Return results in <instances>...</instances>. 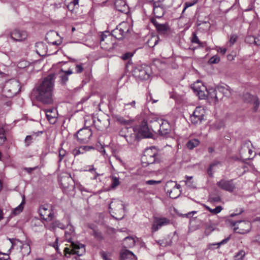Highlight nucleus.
Listing matches in <instances>:
<instances>
[{
  "mask_svg": "<svg viewBox=\"0 0 260 260\" xmlns=\"http://www.w3.org/2000/svg\"><path fill=\"white\" fill-rule=\"evenodd\" d=\"M55 75L50 74L43 79L37 88L38 101L44 104H51L53 103L52 92L54 89Z\"/></svg>",
  "mask_w": 260,
  "mask_h": 260,
  "instance_id": "f257e3e1",
  "label": "nucleus"
},
{
  "mask_svg": "<svg viewBox=\"0 0 260 260\" xmlns=\"http://www.w3.org/2000/svg\"><path fill=\"white\" fill-rule=\"evenodd\" d=\"M73 235L70 234L68 231L65 232V238L66 240L69 242L71 243L70 247H66L64 249L65 254H77L78 256H81L85 252V248L84 245L80 243L78 241L74 242L72 240V236Z\"/></svg>",
  "mask_w": 260,
  "mask_h": 260,
  "instance_id": "f03ea898",
  "label": "nucleus"
},
{
  "mask_svg": "<svg viewBox=\"0 0 260 260\" xmlns=\"http://www.w3.org/2000/svg\"><path fill=\"white\" fill-rule=\"evenodd\" d=\"M142 117V121L141 124L137 127L133 128L134 132L138 131V134H140L144 138H150L153 136V134L151 132L152 128L151 125L149 127L148 122H149L152 123L153 121L151 120L150 116L146 115L145 113L141 114Z\"/></svg>",
  "mask_w": 260,
  "mask_h": 260,
  "instance_id": "7ed1b4c3",
  "label": "nucleus"
},
{
  "mask_svg": "<svg viewBox=\"0 0 260 260\" xmlns=\"http://www.w3.org/2000/svg\"><path fill=\"white\" fill-rule=\"evenodd\" d=\"M110 212L112 216L117 220L122 219L125 215V208L123 203L114 200L109 204Z\"/></svg>",
  "mask_w": 260,
  "mask_h": 260,
  "instance_id": "20e7f679",
  "label": "nucleus"
},
{
  "mask_svg": "<svg viewBox=\"0 0 260 260\" xmlns=\"http://www.w3.org/2000/svg\"><path fill=\"white\" fill-rule=\"evenodd\" d=\"M158 152L155 148L146 149L141 158L143 167H147L149 165L158 161Z\"/></svg>",
  "mask_w": 260,
  "mask_h": 260,
  "instance_id": "39448f33",
  "label": "nucleus"
},
{
  "mask_svg": "<svg viewBox=\"0 0 260 260\" xmlns=\"http://www.w3.org/2000/svg\"><path fill=\"white\" fill-rule=\"evenodd\" d=\"M151 127L153 132H159V135L166 136L171 132V126L169 122L162 119H156L152 122Z\"/></svg>",
  "mask_w": 260,
  "mask_h": 260,
  "instance_id": "423d86ee",
  "label": "nucleus"
},
{
  "mask_svg": "<svg viewBox=\"0 0 260 260\" xmlns=\"http://www.w3.org/2000/svg\"><path fill=\"white\" fill-rule=\"evenodd\" d=\"M130 29L129 24L126 22H122L112 31L111 34L114 38L122 40L128 36L130 32Z\"/></svg>",
  "mask_w": 260,
  "mask_h": 260,
  "instance_id": "0eeeda50",
  "label": "nucleus"
},
{
  "mask_svg": "<svg viewBox=\"0 0 260 260\" xmlns=\"http://www.w3.org/2000/svg\"><path fill=\"white\" fill-rule=\"evenodd\" d=\"M100 45L105 50L110 51L114 48L115 42L113 37L109 31L102 33L100 36Z\"/></svg>",
  "mask_w": 260,
  "mask_h": 260,
  "instance_id": "6e6552de",
  "label": "nucleus"
},
{
  "mask_svg": "<svg viewBox=\"0 0 260 260\" xmlns=\"http://www.w3.org/2000/svg\"><path fill=\"white\" fill-rule=\"evenodd\" d=\"M86 125V120H85V126L79 129L74 135V137L77 138L78 141L80 143L88 142L92 135V132L90 126Z\"/></svg>",
  "mask_w": 260,
  "mask_h": 260,
  "instance_id": "1a4fd4ad",
  "label": "nucleus"
},
{
  "mask_svg": "<svg viewBox=\"0 0 260 260\" xmlns=\"http://www.w3.org/2000/svg\"><path fill=\"white\" fill-rule=\"evenodd\" d=\"M20 91L19 84L16 81L8 82L3 89L5 96L10 98L17 94Z\"/></svg>",
  "mask_w": 260,
  "mask_h": 260,
  "instance_id": "9d476101",
  "label": "nucleus"
},
{
  "mask_svg": "<svg viewBox=\"0 0 260 260\" xmlns=\"http://www.w3.org/2000/svg\"><path fill=\"white\" fill-rule=\"evenodd\" d=\"M181 185L172 181H168L165 186V190L167 193L172 199H176L180 194V191L179 189Z\"/></svg>",
  "mask_w": 260,
  "mask_h": 260,
  "instance_id": "9b49d317",
  "label": "nucleus"
},
{
  "mask_svg": "<svg viewBox=\"0 0 260 260\" xmlns=\"http://www.w3.org/2000/svg\"><path fill=\"white\" fill-rule=\"evenodd\" d=\"M39 213L41 218L46 221L51 220L54 215L52 206L49 204L41 205L39 208Z\"/></svg>",
  "mask_w": 260,
  "mask_h": 260,
  "instance_id": "f8f14e48",
  "label": "nucleus"
},
{
  "mask_svg": "<svg viewBox=\"0 0 260 260\" xmlns=\"http://www.w3.org/2000/svg\"><path fill=\"white\" fill-rule=\"evenodd\" d=\"M191 88L200 99H205L207 97V88L200 81H198L193 84L191 85Z\"/></svg>",
  "mask_w": 260,
  "mask_h": 260,
  "instance_id": "ddd939ff",
  "label": "nucleus"
},
{
  "mask_svg": "<svg viewBox=\"0 0 260 260\" xmlns=\"http://www.w3.org/2000/svg\"><path fill=\"white\" fill-rule=\"evenodd\" d=\"M150 67L147 65H144L137 67L134 71V75L141 80H147L150 77Z\"/></svg>",
  "mask_w": 260,
  "mask_h": 260,
  "instance_id": "4468645a",
  "label": "nucleus"
},
{
  "mask_svg": "<svg viewBox=\"0 0 260 260\" xmlns=\"http://www.w3.org/2000/svg\"><path fill=\"white\" fill-rule=\"evenodd\" d=\"M217 185L221 189L232 192L236 188V186L233 179L226 180L222 179L217 182Z\"/></svg>",
  "mask_w": 260,
  "mask_h": 260,
  "instance_id": "2eb2a0df",
  "label": "nucleus"
},
{
  "mask_svg": "<svg viewBox=\"0 0 260 260\" xmlns=\"http://www.w3.org/2000/svg\"><path fill=\"white\" fill-rule=\"evenodd\" d=\"M204 110L201 107L196 108L192 115H190V120L193 124L200 123L204 118Z\"/></svg>",
  "mask_w": 260,
  "mask_h": 260,
  "instance_id": "dca6fc26",
  "label": "nucleus"
},
{
  "mask_svg": "<svg viewBox=\"0 0 260 260\" xmlns=\"http://www.w3.org/2000/svg\"><path fill=\"white\" fill-rule=\"evenodd\" d=\"M151 22L155 26L157 31L160 35H165L170 30V27L167 23H161L154 18L150 20Z\"/></svg>",
  "mask_w": 260,
  "mask_h": 260,
  "instance_id": "f3484780",
  "label": "nucleus"
},
{
  "mask_svg": "<svg viewBox=\"0 0 260 260\" xmlns=\"http://www.w3.org/2000/svg\"><path fill=\"white\" fill-rule=\"evenodd\" d=\"M10 37L14 41L21 42L25 40L27 37V32L24 30L15 29L10 34Z\"/></svg>",
  "mask_w": 260,
  "mask_h": 260,
  "instance_id": "a211bd4d",
  "label": "nucleus"
},
{
  "mask_svg": "<svg viewBox=\"0 0 260 260\" xmlns=\"http://www.w3.org/2000/svg\"><path fill=\"white\" fill-rule=\"evenodd\" d=\"M46 117L49 122L54 124L56 121V110L53 108L45 109L44 110Z\"/></svg>",
  "mask_w": 260,
  "mask_h": 260,
  "instance_id": "6ab92c4d",
  "label": "nucleus"
},
{
  "mask_svg": "<svg viewBox=\"0 0 260 260\" xmlns=\"http://www.w3.org/2000/svg\"><path fill=\"white\" fill-rule=\"evenodd\" d=\"M115 7L119 12L126 13L128 12V6L124 0H116Z\"/></svg>",
  "mask_w": 260,
  "mask_h": 260,
  "instance_id": "aec40b11",
  "label": "nucleus"
},
{
  "mask_svg": "<svg viewBox=\"0 0 260 260\" xmlns=\"http://www.w3.org/2000/svg\"><path fill=\"white\" fill-rule=\"evenodd\" d=\"M137 258L132 251L123 249L120 252V260H137Z\"/></svg>",
  "mask_w": 260,
  "mask_h": 260,
  "instance_id": "412c9836",
  "label": "nucleus"
},
{
  "mask_svg": "<svg viewBox=\"0 0 260 260\" xmlns=\"http://www.w3.org/2000/svg\"><path fill=\"white\" fill-rule=\"evenodd\" d=\"M166 9L156 2L153 3V13L156 17L161 18L165 14Z\"/></svg>",
  "mask_w": 260,
  "mask_h": 260,
  "instance_id": "4be33fe9",
  "label": "nucleus"
},
{
  "mask_svg": "<svg viewBox=\"0 0 260 260\" xmlns=\"http://www.w3.org/2000/svg\"><path fill=\"white\" fill-rule=\"evenodd\" d=\"M92 149H93V147L91 146H82L74 149L72 151V154L74 156H76L79 154H83L86 151H90Z\"/></svg>",
  "mask_w": 260,
  "mask_h": 260,
  "instance_id": "5701e85b",
  "label": "nucleus"
},
{
  "mask_svg": "<svg viewBox=\"0 0 260 260\" xmlns=\"http://www.w3.org/2000/svg\"><path fill=\"white\" fill-rule=\"evenodd\" d=\"M36 51L41 56H44L46 55L47 52V46L43 42H38L36 44Z\"/></svg>",
  "mask_w": 260,
  "mask_h": 260,
  "instance_id": "b1692460",
  "label": "nucleus"
},
{
  "mask_svg": "<svg viewBox=\"0 0 260 260\" xmlns=\"http://www.w3.org/2000/svg\"><path fill=\"white\" fill-rule=\"evenodd\" d=\"M243 227L246 228L245 229L243 228H239V227H235L234 231L235 233L240 234H247L250 231L251 224L248 222H244Z\"/></svg>",
  "mask_w": 260,
  "mask_h": 260,
  "instance_id": "393cba45",
  "label": "nucleus"
},
{
  "mask_svg": "<svg viewBox=\"0 0 260 260\" xmlns=\"http://www.w3.org/2000/svg\"><path fill=\"white\" fill-rule=\"evenodd\" d=\"M103 122H102L101 119L99 118L98 119L97 121H93V123H94L95 126L99 131H103L104 129L106 128L107 126L109 125V122L108 121V119H103Z\"/></svg>",
  "mask_w": 260,
  "mask_h": 260,
  "instance_id": "a878e982",
  "label": "nucleus"
},
{
  "mask_svg": "<svg viewBox=\"0 0 260 260\" xmlns=\"http://www.w3.org/2000/svg\"><path fill=\"white\" fill-rule=\"evenodd\" d=\"M156 243L162 247L171 246L172 243V238L170 235H168L162 240H156Z\"/></svg>",
  "mask_w": 260,
  "mask_h": 260,
  "instance_id": "bb28decb",
  "label": "nucleus"
},
{
  "mask_svg": "<svg viewBox=\"0 0 260 260\" xmlns=\"http://www.w3.org/2000/svg\"><path fill=\"white\" fill-rule=\"evenodd\" d=\"M218 92L217 87L216 88H211L207 89V94L210 98L214 99L217 102L219 100V97L217 96Z\"/></svg>",
  "mask_w": 260,
  "mask_h": 260,
  "instance_id": "cd10ccee",
  "label": "nucleus"
},
{
  "mask_svg": "<svg viewBox=\"0 0 260 260\" xmlns=\"http://www.w3.org/2000/svg\"><path fill=\"white\" fill-rule=\"evenodd\" d=\"M12 105V102L10 100V98L7 97L1 96L0 98V106L3 108L7 107L9 108Z\"/></svg>",
  "mask_w": 260,
  "mask_h": 260,
  "instance_id": "c85d7f7f",
  "label": "nucleus"
},
{
  "mask_svg": "<svg viewBox=\"0 0 260 260\" xmlns=\"http://www.w3.org/2000/svg\"><path fill=\"white\" fill-rule=\"evenodd\" d=\"M200 144V141L197 139H192L189 140L186 144L187 148L190 150L193 149Z\"/></svg>",
  "mask_w": 260,
  "mask_h": 260,
  "instance_id": "c756f323",
  "label": "nucleus"
},
{
  "mask_svg": "<svg viewBox=\"0 0 260 260\" xmlns=\"http://www.w3.org/2000/svg\"><path fill=\"white\" fill-rule=\"evenodd\" d=\"M191 42L192 43H195L199 45V47H204L206 46V43L201 42L199 39L198 36H197L196 32H193L192 34Z\"/></svg>",
  "mask_w": 260,
  "mask_h": 260,
  "instance_id": "7c9ffc66",
  "label": "nucleus"
},
{
  "mask_svg": "<svg viewBox=\"0 0 260 260\" xmlns=\"http://www.w3.org/2000/svg\"><path fill=\"white\" fill-rule=\"evenodd\" d=\"M166 9L170 8L173 3V0H158L156 2Z\"/></svg>",
  "mask_w": 260,
  "mask_h": 260,
  "instance_id": "2f4dec72",
  "label": "nucleus"
},
{
  "mask_svg": "<svg viewBox=\"0 0 260 260\" xmlns=\"http://www.w3.org/2000/svg\"><path fill=\"white\" fill-rule=\"evenodd\" d=\"M25 196L23 194L22 196V201L21 203L18 206H17L16 208L14 209V210L13 211V213L15 215H16L19 214L21 212H22L23 209L24 205L25 204Z\"/></svg>",
  "mask_w": 260,
  "mask_h": 260,
  "instance_id": "473e14b6",
  "label": "nucleus"
},
{
  "mask_svg": "<svg viewBox=\"0 0 260 260\" xmlns=\"http://www.w3.org/2000/svg\"><path fill=\"white\" fill-rule=\"evenodd\" d=\"M79 7V0H72L67 5V9L73 12L74 10L77 9Z\"/></svg>",
  "mask_w": 260,
  "mask_h": 260,
  "instance_id": "72a5a7b5",
  "label": "nucleus"
},
{
  "mask_svg": "<svg viewBox=\"0 0 260 260\" xmlns=\"http://www.w3.org/2000/svg\"><path fill=\"white\" fill-rule=\"evenodd\" d=\"M158 37L157 36H152L147 41L148 45L150 47H154L158 43Z\"/></svg>",
  "mask_w": 260,
  "mask_h": 260,
  "instance_id": "f704fd0d",
  "label": "nucleus"
},
{
  "mask_svg": "<svg viewBox=\"0 0 260 260\" xmlns=\"http://www.w3.org/2000/svg\"><path fill=\"white\" fill-rule=\"evenodd\" d=\"M204 206L210 212L214 215L217 214L218 213H220L222 210V207L221 206H217L215 209H211L209 206L206 205H204Z\"/></svg>",
  "mask_w": 260,
  "mask_h": 260,
  "instance_id": "c9c22d12",
  "label": "nucleus"
},
{
  "mask_svg": "<svg viewBox=\"0 0 260 260\" xmlns=\"http://www.w3.org/2000/svg\"><path fill=\"white\" fill-rule=\"evenodd\" d=\"M155 220L159 224V226L161 228L162 226L167 225L170 223L169 219L166 218H156Z\"/></svg>",
  "mask_w": 260,
  "mask_h": 260,
  "instance_id": "e433bc0d",
  "label": "nucleus"
},
{
  "mask_svg": "<svg viewBox=\"0 0 260 260\" xmlns=\"http://www.w3.org/2000/svg\"><path fill=\"white\" fill-rule=\"evenodd\" d=\"M229 88V86L227 87L218 86L217 90L218 92H222L225 96H230L231 94V91Z\"/></svg>",
  "mask_w": 260,
  "mask_h": 260,
  "instance_id": "4c0bfd02",
  "label": "nucleus"
},
{
  "mask_svg": "<svg viewBox=\"0 0 260 260\" xmlns=\"http://www.w3.org/2000/svg\"><path fill=\"white\" fill-rule=\"evenodd\" d=\"M198 2V0H194L191 2H185L184 4V8L181 13V16L183 17L185 15V12L187 8L191 7L195 5Z\"/></svg>",
  "mask_w": 260,
  "mask_h": 260,
  "instance_id": "58836bf2",
  "label": "nucleus"
},
{
  "mask_svg": "<svg viewBox=\"0 0 260 260\" xmlns=\"http://www.w3.org/2000/svg\"><path fill=\"white\" fill-rule=\"evenodd\" d=\"M31 251L30 246L27 244H23L21 247V252L24 255H28Z\"/></svg>",
  "mask_w": 260,
  "mask_h": 260,
  "instance_id": "ea45409f",
  "label": "nucleus"
},
{
  "mask_svg": "<svg viewBox=\"0 0 260 260\" xmlns=\"http://www.w3.org/2000/svg\"><path fill=\"white\" fill-rule=\"evenodd\" d=\"M6 140L5 130L3 126H0V145H3Z\"/></svg>",
  "mask_w": 260,
  "mask_h": 260,
  "instance_id": "a19ab883",
  "label": "nucleus"
},
{
  "mask_svg": "<svg viewBox=\"0 0 260 260\" xmlns=\"http://www.w3.org/2000/svg\"><path fill=\"white\" fill-rule=\"evenodd\" d=\"M136 102L135 101H133L131 102L124 104V110H130L131 108L136 109Z\"/></svg>",
  "mask_w": 260,
  "mask_h": 260,
  "instance_id": "79ce46f5",
  "label": "nucleus"
},
{
  "mask_svg": "<svg viewBox=\"0 0 260 260\" xmlns=\"http://www.w3.org/2000/svg\"><path fill=\"white\" fill-rule=\"evenodd\" d=\"M66 154H67L66 150H64L62 148V147L59 149V151H58V157H59L58 163L59 164L61 162L63 157L66 156Z\"/></svg>",
  "mask_w": 260,
  "mask_h": 260,
  "instance_id": "37998d69",
  "label": "nucleus"
},
{
  "mask_svg": "<svg viewBox=\"0 0 260 260\" xmlns=\"http://www.w3.org/2000/svg\"><path fill=\"white\" fill-rule=\"evenodd\" d=\"M253 110L255 112L257 110V109L259 106V105H260V101L257 96L253 97Z\"/></svg>",
  "mask_w": 260,
  "mask_h": 260,
  "instance_id": "c03bdc74",
  "label": "nucleus"
},
{
  "mask_svg": "<svg viewBox=\"0 0 260 260\" xmlns=\"http://www.w3.org/2000/svg\"><path fill=\"white\" fill-rule=\"evenodd\" d=\"M245 255V252L243 250H241L235 255V260H242Z\"/></svg>",
  "mask_w": 260,
  "mask_h": 260,
  "instance_id": "a18cd8bd",
  "label": "nucleus"
},
{
  "mask_svg": "<svg viewBox=\"0 0 260 260\" xmlns=\"http://www.w3.org/2000/svg\"><path fill=\"white\" fill-rule=\"evenodd\" d=\"M136 192L140 196H146L149 193V191L144 188H137L136 189Z\"/></svg>",
  "mask_w": 260,
  "mask_h": 260,
  "instance_id": "49530a36",
  "label": "nucleus"
},
{
  "mask_svg": "<svg viewBox=\"0 0 260 260\" xmlns=\"http://www.w3.org/2000/svg\"><path fill=\"white\" fill-rule=\"evenodd\" d=\"M59 78L60 83L62 85H66L69 80V78L67 75L63 73L60 75Z\"/></svg>",
  "mask_w": 260,
  "mask_h": 260,
  "instance_id": "de8ad7c7",
  "label": "nucleus"
},
{
  "mask_svg": "<svg viewBox=\"0 0 260 260\" xmlns=\"http://www.w3.org/2000/svg\"><path fill=\"white\" fill-rule=\"evenodd\" d=\"M160 227L159 225V224L156 221V220L155 219V221L154 223L152 224L151 230V233H154L155 232H156L157 230H158Z\"/></svg>",
  "mask_w": 260,
  "mask_h": 260,
  "instance_id": "09e8293b",
  "label": "nucleus"
},
{
  "mask_svg": "<svg viewBox=\"0 0 260 260\" xmlns=\"http://www.w3.org/2000/svg\"><path fill=\"white\" fill-rule=\"evenodd\" d=\"M100 253L101 256H102V257L103 258V259L104 260H112L111 258L110 255H109V254L107 253L106 252L104 251H101Z\"/></svg>",
  "mask_w": 260,
  "mask_h": 260,
  "instance_id": "8fccbe9b",
  "label": "nucleus"
},
{
  "mask_svg": "<svg viewBox=\"0 0 260 260\" xmlns=\"http://www.w3.org/2000/svg\"><path fill=\"white\" fill-rule=\"evenodd\" d=\"M52 224L53 228L57 227L61 229H63L65 228V226L63 224L60 223L58 220H55L53 221Z\"/></svg>",
  "mask_w": 260,
  "mask_h": 260,
  "instance_id": "3c124183",
  "label": "nucleus"
},
{
  "mask_svg": "<svg viewBox=\"0 0 260 260\" xmlns=\"http://www.w3.org/2000/svg\"><path fill=\"white\" fill-rule=\"evenodd\" d=\"M220 61L219 57L217 55H214L211 57L209 60V62L211 64L217 63Z\"/></svg>",
  "mask_w": 260,
  "mask_h": 260,
  "instance_id": "603ef678",
  "label": "nucleus"
},
{
  "mask_svg": "<svg viewBox=\"0 0 260 260\" xmlns=\"http://www.w3.org/2000/svg\"><path fill=\"white\" fill-rule=\"evenodd\" d=\"M209 200L210 202L215 203V202H220L221 199H220V198L219 196H210L209 198Z\"/></svg>",
  "mask_w": 260,
  "mask_h": 260,
  "instance_id": "864d4df0",
  "label": "nucleus"
},
{
  "mask_svg": "<svg viewBox=\"0 0 260 260\" xmlns=\"http://www.w3.org/2000/svg\"><path fill=\"white\" fill-rule=\"evenodd\" d=\"M119 184V179L118 178L116 177H113L112 178L111 187L112 188H115Z\"/></svg>",
  "mask_w": 260,
  "mask_h": 260,
  "instance_id": "5fc2aeb1",
  "label": "nucleus"
},
{
  "mask_svg": "<svg viewBox=\"0 0 260 260\" xmlns=\"http://www.w3.org/2000/svg\"><path fill=\"white\" fill-rule=\"evenodd\" d=\"M33 139H34V138H33V136H27L25 139V145L26 146H28L32 143V140Z\"/></svg>",
  "mask_w": 260,
  "mask_h": 260,
  "instance_id": "6e6d98bb",
  "label": "nucleus"
},
{
  "mask_svg": "<svg viewBox=\"0 0 260 260\" xmlns=\"http://www.w3.org/2000/svg\"><path fill=\"white\" fill-rule=\"evenodd\" d=\"M214 230L213 227L211 225H207L206 227L205 230V234L206 235H209Z\"/></svg>",
  "mask_w": 260,
  "mask_h": 260,
  "instance_id": "4d7b16f0",
  "label": "nucleus"
},
{
  "mask_svg": "<svg viewBox=\"0 0 260 260\" xmlns=\"http://www.w3.org/2000/svg\"><path fill=\"white\" fill-rule=\"evenodd\" d=\"M76 72L77 74L81 73L83 71V67L81 64H77L75 67Z\"/></svg>",
  "mask_w": 260,
  "mask_h": 260,
  "instance_id": "13d9d810",
  "label": "nucleus"
},
{
  "mask_svg": "<svg viewBox=\"0 0 260 260\" xmlns=\"http://www.w3.org/2000/svg\"><path fill=\"white\" fill-rule=\"evenodd\" d=\"M161 183V181H156L153 180H149L146 181V183L148 185L158 184Z\"/></svg>",
  "mask_w": 260,
  "mask_h": 260,
  "instance_id": "bf43d9fd",
  "label": "nucleus"
},
{
  "mask_svg": "<svg viewBox=\"0 0 260 260\" xmlns=\"http://www.w3.org/2000/svg\"><path fill=\"white\" fill-rule=\"evenodd\" d=\"M93 235L98 240H101L103 239L101 233L97 231H94Z\"/></svg>",
  "mask_w": 260,
  "mask_h": 260,
  "instance_id": "052dcab7",
  "label": "nucleus"
},
{
  "mask_svg": "<svg viewBox=\"0 0 260 260\" xmlns=\"http://www.w3.org/2000/svg\"><path fill=\"white\" fill-rule=\"evenodd\" d=\"M230 237H229L222 240L221 242L217 243L216 244H213V245H217L219 247L221 245L226 243L228 242V241L230 240Z\"/></svg>",
  "mask_w": 260,
  "mask_h": 260,
  "instance_id": "680f3d73",
  "label": "nucleus"
},
{
  "mask_svg": "<svg viewBox=\"0 0 260 260\" xmlns=\"http://www.w3.org/2000/svg\"><path fill=\"white\" fill-rule=\"evenodd\" d=\"M132 56V54L131 53L126 52L121 56V58L124 60H126L128 59L130 57H131Z\"/></svg>",
  "mask_w": 260,
  "mask_h": 260,
  "instance_id": "e2e57ef3",
  "label": "nucleus"
},
{
  "mask_svg": "<svg viewBox=\"0 0 260 260\" xmlns=\"http://www.w3.org/2000/svg\"><path fill=\"white\" fill-rule=\"evenodd\" d=\"M237 36L236 35L231 36L230 40V43L231 45H233L237 41Z\"/></svg>",
  "mask_w": 260,
  "mask_h": 260,
  "instance_id": "0e129e2a",
  "label": "nucleus"
},
{
  "mask_svg": "<svg viewBox=\"0 0 260 260\" xmlns=\"http://www.w3.org/2000/svg\"><path fill=\"white\" fill-rule=\"evenodd\" d=\"M236 213H233L230 215V216L232 217H233L236 215H240L241 213H242L244 212V210L243 209H240L239 211L237 209L236 210Z\"/></svg>",
  "mask_w": 260,
  "mask_h": 260,
  "instance_id": "69168bd1",
  "label": "nucleus"
},
{
  "mask_svg": "<svg viewBox=\"0 0 260 260\" xmlns=\"http://www.w3.org/2000/svg\"><path fill=\"white\" fill-rule=\"evenodd\" d=\"M119 120L121 123V124H123L124 125H128L131 123V121L129 120H126L123 117H121L119 119Z\"/></svg>",
  "mask_w": 260,
  "mask_h": 260,
  "instance_id": "338daca9",
  "label": "nucleus"
},
{
  "mask_svg": "<svg viewBox=\"0 0 260 260\" xmlns=\"http://www.w3.org/2000/svg\"><path fill=\"white\" fill-rule=\"evenodd\" d=\"M185 184L190 188H195V185L192 181H185Z\"/></svg>",
  "mask_w": 260,
  "mask_h": 260,
  "instance_id": "774afa93",
  "label": "nucleus"
}]
</instances>
